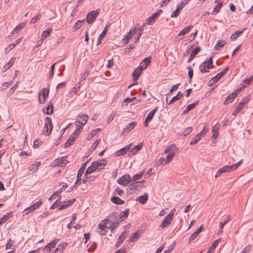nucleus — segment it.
Segmentation results:
<instances>
[{"label":"nucleus","mask_w":253,"mask_h":253,"mask_svg":"<svg viewBox=\"0 0 253 253\" xmlns=\"http://www.w3.org/2000/svg\"><path fill=\"white\" fill-rule=\"evenodd\" d=\"M49 89L43 88L39 93V101L41 104H44L48 97Z\"/></svg>","instance_id":"f257e3e1"},{"label":"nucleus","mask_w":253,"mask_h":253,"mask_svg":"<svg viewBox=\"0 0 253 253\" xmlns=\"http://www.w3.org/2000/svg\"><path fill=\"white\" fill-rule=\"evenodd\" d=\"M212 57H210L207 61L202 63L199 66V69L201 73H205L207 71L206 68L210 69L212 68Z\"/></svg>","instance_id":"f03ea898"},{"label":"nucleus","mask_w":253,"mask_h":253,"mask_svg":"<svg viewBox=\"0 0 253 253\" xmlns=\"http://www.w3.org/2000/svg\"><path fill=\"white\" fill-rule=\"evenodd\" d=\"M88 119V116L86 114H82L80 115H78L76 119V126L78 127L79 124H80V126H84L87 123V121Z\"/></svg>","instance_id":"7ed1b4c3"},{"label":"nucleus","mask_w":253,"mask_h":253,"mask_svg":"<svg viewBox=\"0 0 253 253\" xmlns=\"http://www.w3.org/2000/svg\"><path fill=\"white\" fill-rule=\"evenodd\" d=\"M249 100V97H245L243 98L242 100L239 102L237 108L233 111L232 115H237L243 109L244 105L246 104Z\"/></svg>","instance_id":"20e7f679"},{"label":"nucleus","mask_w":253,"mask_h":253,"mask_svg":"<svg viewBox=\"0 0 253 253\" xmlns=\"http://www.w3.org/2000/svg\"><path fill=\"white\" fill-rule=\"evenodd\" d=\"M131 178L129 174H126L117 180V183L120 185L126 186L128 185L130 181Z\"/></svg>","instance_id":"39448f33"},{"label":"nucleus","mask_w":253,"mask_h":253,"mask_svg":"<svg viewBox=\"0 0 253 253\" xmlns=\"http://www.w3.org/2000/svg\"><path fill=\"white\" fill-rule=\"evenodd\" d=\"M242 162V160L238 162L237 163L235 164V165H227L223 168H221L222 171L223 172H231L234 170L236 169L241 164Z\"/></svg>","instance_id":"423d86ee"},{"label":"nucleus","mask_w":253,"mask_h":253,"mask_svg":"<svg viewBox=\"0 0 253 253\" xmlns=\"http://www.w3.org/2000/svg\"><path fill=\"white\" fill-rule=\"evenodd\" d=\"M143 70H141L140 68L139 67L136 68L132 73V80L133 81H135L136 83H133L128 86V88H131L132 86L136 85L137 84V82L136 81L137 80L138 78H139V76L140 75L142 71Z\"/></svg>","instance_id":"0eeeda50"},{"label":"nucleus","mask_w":253,"mask_h":253,"mask_svg":"<svg viewBox=\"0 0 253 253\" xmlns=\"http://www.w3.org/2000/svg\"><path fill=\"white\" fill-rule=\"evenodd\" d=\"M98 12L97 10H93L89 12L86 17V21L88 24L92 23L94 20L98 15Z\"/></svg>","instance_id":"6e6552de"},{"label":"nucleus","mask_w":253,"mask_h":253,"mask_svg":"<svg viewBox=\"0 0 253 253\" xmlns=\"http://www.w3.org/2000/svg\"><path fill=\"white\" fill-rule=\"evenodd\" d=\"M162 12V10H159L152 16L149 17L146 20V24L149 25H152L155 22V19L159 17Z\"/></svg>","instance_id":"1a4fd4ad"},{"label":"nucleus","mask_w":253,"mask_h":253,"mask_svg":"<svg viewBox=\"0 0 253 253\" xmlns=\"http://www.w3.org/2000/svg\"><path fill=\"white\" fill-rule=\"evenodd\" d=\"M144 181H145L143 180L130 184L128 186V190L133 191L134 190H137L139 189H140Z\"/></svg>","instance_id":"9d476101"},{"label":"nucleus","mask_w":253,"mask_h":253,"mask_svg":"<svg viewBox=\"0 0 253 253\" xmlns=\"http://www.w3.org/2000/svg\"><path fill=\"white\" fill-rule=\"evenodd\" d=\"M87 161H86L85 163H84L81 167L80 168L78 171L77 176V180L76 182V184H77L78 182L80 181L81 180V177L83 175V174L84 172V170L86 167V164L87 163Z\"/></svg>","instance_id":"9b49d317"},{"label":"nucleus","mask_w":253,"mask_h":253,"mask_svg":"<svg viewBox=\"0 0 253 253\" xmlns=\"http://www.w3.org/2000/svg\"><path fill=\"white\" fill-rule=\"evenodd\" d=\"M240 89H237L235 92H233L232 93L229 94L226 98L224 101V104L225 105L228 104L229 103L233 101L234 99L238 95Z\"/></svg>","instance_id":"f8f14e48"},{"label":"nucleus","mask_w":253,"mask_h":253,"mask_svg":"<svg viewBox=\"0 0 253 253\" xmlns=\"http://www.w3.org/2000/svg\"><path fill=\"white\" fill-rule=\"evenodd\" d=\"M173 218L167 215L165 216L164 220L160 226V228L163 229L167 226H168L171 222Z\"/></svg>","instance_id":"ddd939ff"},{"label":"nucleus","mask_w":253,"mask_h":253,"mask_svg":"<svg viewBox=\"0 0 253 253\" xmlns=\"http://www.w3.org/2000/svg\"><path fill=\"white\" fill-rule=\"evenodd\" d=\"M94 165L96 169H101L106 165L107 162L104 159H102L99 161H95L92 163Z\"/></svg>","instance_id":"4468645a"},{"label":"nucleus","mask_w":253,"mask_h":253,"mask_svg":"<svg viewBox=\"0 0 253 253\" xmlns=\"http://www.w3.org/2000/svg\"><path fill=\"white\" fill-rule=\"evenodd\" d=\"M228 70L229 67H227L212 78V81L213 83H216L228 71Z\"/></svg>","instance_id":"2eb2a0df"},{"label":"nucleus","mask_w":253,"mask_h":253,"mask_svg":"<svg viewBox=\"0 0 253 253\" xmlns=\"http://www.w3.org/2000/svg\"><path fill=\"white\" fill-rule=\"evenodd\" d=\"M151 59V58L150 57H147L145 58L144 60H142L139 67L142 70L145 69L150 63Z\"/></svg>","instance_id":"dca6fc26"},{"label":"nucleus","mask_w":253,"mask_h":253,"mask_svg":"<svg viewBox=\"0 0 253 253\" xmlns=\"http://www.w3.org/2000/svg\"><path fill=\"white\" fill-rule=\"evenodd\" d=\"M67 163V161L66 158L64 157L59 158L56 159L53 163V165L54 166L61 165V166H63L65 165Z\"/></svg>","instance_id":"f3484780"},{"label":"nucleus","mask_w":253,"mask_h":253,"mask_svg":"<svg viewBox=\"0 0 253 253\" xmlns=\"http://www.w3.org/2000/svg\"><path fill=\"white\" fill-rule=\"evenodd\" d=\"M177 148L174 144H171L169 145L168 147H167L165 150V153L166 154L168 153H173L175 155V153L177 151Z\"/></svg>","instance_id":"a211bd4d"},{"label":"nucleus","mask_w":253,"mask_h":253,"mask_svg":"<svg viewBox=\"0 0 253 253\" xmlns=\"http://www.w3.org/2000/svg\"><path fill=\"white\" fill-rule=\"evenodd\" d=\"M183 96V94L181 92L179 91L176 95L173 97L168 102V98H166L167 103L168 104H171L173 103L176 101L179 100Z\"/></svg>","instance_id":"6ab92c4d"},{"label":"nucleus","mask_w":253,"mask_h":253,"mask_svg":"<svg viewBox=\"0 0 253 253\" xmlns=\"http://www.w3.org/2000/svg\"><path fill=\"white\" fill-rule=\"evenodd\" d=\"M201 48L199 46L196 47L194 50H193L190 53L188 62H190L195 56L201 51Z\"/></svg>","instance_id":"aec40b11"},{"label":"nucleus","mask_w":253,"mask_h":253,"mask_svg":"<svg viewBox=\"0 0 253 253\" xmlns=\"http://www.w3.org/2000/svg\"><path fill=\"white\" fill-rule=\"evenodd\" d=\"M76 201L75 199H73L67 201H65L62 205H61L59 208V210H62L68 207L71 206Z\"/></svg>","instance_id":"412c9836"},{"label":"nucleus","mask_w":253,"mask_h":253,"mask_svg":"<svg viewBox=\"0 0 253 253\" xmlns=\"http://www.w3.org/2000/svg\"><path fill=\"white\" fill-rule=\"evenodd\" d=\"M136 125V122H133L128 124L126 127L123 129V133H128L134 128Z\"/></svg>","instance_id":"4be33fe9"},{"label":"nucleus","mask_w":253,"mask_h":253,"mask_svg":"<svg viewBox=\"0 0 253 253\" xmlns=\"http://www.w3.org/2000/svg\"><path fill=\"white\" fill-rule=\"evenodd\" d=\"M221 241V238H219L214 241L213 244L210 247L207 253H212L213 252L215 248L218 245V243Z\"/></svg>","instance_id":"5701e85b"},{"label":"nucleus","mask_w":253,"mask_h":253,"mask_svg":"<svg viewBox=\"0 0 253 253\" xmlns=\"http://www.w3.org/2000/svg\"><path fill=\"white\" fill-rule=\"evenodd\" d=\"M148 199V195L147 193H145L143 195L139 196L136 200L139 201L142 204H144L147 202Z\"/></svg>","instance_id":"b1692460"},{"label":"nucleus","mask_w":253,"mask_h":253,"mask_svg":"<svg viewBox=\"0 0 253 253\" xmlns=\"http://www.w3.org/2000/svg\"><path fill=\"white\" fill-rule=\"evenodd\" d=\"M199 102V101L197 100L195 102L188 105L186 108L183 111V114L185 115L188 113L191 110L193 109L196 105L198 104Z\"/></svg>","instance_id":"393cba45"},{"label":"nucleus","mask_w":253,"mask_h":253,"mask_svg":"<svg viewBox=\"0 0 253 253\" xmlns=\"http://www.w3.org/2000/svg\"><path fill=\"white\" fill-rule=\"evenodd\" d=\"M77 138H75L73 135H71L69 139L66 141L65 143L64 147L65 148H67L73 145L74 142Z\"/></svg>","instance_id":"a878e982"},{"label":"nucleus","mask_w":253,"mask_h":253,"mask_svg":"<svg viewBox=\"0 0 253 253\" xmlns=\"http://www.w3.org/2000/svg\"><path fill=\"white\" fill-rule=\"evenodd\" d=\"M111 201L112 203L116 204V205H123L125 203V201L121 200L120 198H119L118 197H113Z\"/></svg>","instance_id":"bb28decb"},{"label":"nucleus","mask_w":253,"mask_h":253,"mask_svg":"<svg viewBox=\"0 0 253 253\" xmlns=\"http://www.w3.org/2000/svg\"><path fill=\"white\" fill-rule=\"evenodd\" d=\"M107 27H108V26H106V27L105 28V29H104V30L102 32V33L99 36V37L98 38V40H97V45H98L101 43L102 39L106 36V35L107 34Z\"/></svg>","instance_id":"cd10ccee"},{"label":"nucleus","mask_w":253,"mask_h":253,"mask_svg":"<svg viewBox=\"0 0 253 253\" xmlns=\"http://www.w3.org/2000/svg\"><path fill=\"white\" fill-rule=\"evenodd\" d=\"M129 213V209H127L125 211L122 212L120 213V219L121 221H124L126 219Z\"/></svg>","instance_id":"c85d7f7f"},{"label":"nucleus","mask_w":253,"mask_h":253,"mask_svg":"<svg viewBox=\"0 0 253 253\" xmlns=\"http://www.w3.org/2000/svg\"><path fill=\"white\" fill-rule=\"evenodd\" d=\"M143 146L142 143H139L138 145L134 146L131 150L130 153L132 155L136 154L137 152L140 150Z\"/></svg>","instance_id":"c756f323"},{"label":"nucleus","mask_w":253,"mask_h":253,"mask_svg":"<svg viewBox=\"0 0 253 253\" xmlns=\"http://www.w3.org/2000/svg\"><path fill=\"white\" fill-rule=\"evenodd\" d=\"M244 30V29L242 31H237L232 34L230 37V40L232 41H235L237 38L239 37L242 35Z\"/></svg>","instance_id":"7c9ffc66"},{"label":"nucleus","mask_w":253,"mask_h":253,"mask_svg":"<svg viewBox=\"0 0 253 253\" xmlns=\"http://www.w3.org/2000/svg\"><path fill=\"white\" fill-rule=\"evenodd\" d=\"M157 111V108H156L155 109H154L152 111H151L150 113H149V114L147 115V116L145 119L146 120L147 122H150L152 120V119L154 117V115L156 113Z\"/></svg>","instance_id":"2f4dec72"},{"label":"nucleus","mask_w":253,"mask_h":253,"mask_svg":"<svg viewBox=\"0 0 253 253\" xmlns=\"http://www.w3.org/2000/svg\"><path fill=\"white\" fill-rule=\"evenodd\" d=\"M11 216H12L11 212H9V213H7L6 214L4 215L2 217H1L0 218V224H2V223L6 222Z\"/></svg>","instance_id":"473e14b6"},{"label":"nucleus","mask_w":253,"mask_h":253,"mask_svg":"<svg viewBox=\"0 0 253 253\" xmlns=\"http://www.w3.org/2000/svg\"><path fill=\"white\" fill-rule=\"evenodd\" d=\"M52 32L51 28H48L47 30L43 31L42 34V40H43L48 37Z\"/></svg>","instance_id":"72a5a7b5"},{"label":"nucleus","mask_w":253,"mask_h":253,"mask_svg":"<svg viewBox=\"0 0 253 253\" xmlns=\"http://www.w3.org/2000/svg\"><path fill=\"white\" fill-rule=\"evenodd\" d=\"M15 58H12L9 60V62L3 66V69L4 71H6L8 69H9L10 67L14 64L15 62Z\"/></svg>","instance_id":"f704fd0d"},{"label":"nucleus","mask_w":253,"mask_h":253,"mask_svg":"<svg viewBox=\"0 0 253 253\" xmlns=\"http://www.w3.org/2000/svg\"><path fill=\"white\" fill-rule=\"evenodd\" d=\"M192 27V25L185 27L182 31L180 32L178 34V36L180 37L185 35L190 31Z\"/></svg>","instance_id":"c9c22d12"},{"label":"nucleus","mask_w":253,"mask_h":253,"mask_svg":"<svg viewBox=\"0 0 253 253\" xmlns=\"http://www.w3.org/2000/svg\"><path fill=\"white\" fill-rule=\"evenodd\" d=\"M45 124L49 127V132H51L53 129V125L52 123L51 119L49 117H46L45 119Z\"/></svg>","instance_id":"e433bc0d"},{"label":"nucleus","mask_w":253,"mask_h":253,"mask_svg":"<svg viewBox=\"0 0 253 253\" xmlns=\"http://www.w3.org/2000/svg\"><path fill=\"white\" fill-rule=\"evenodd\" d=\"M25 26V23H21L15 27V28L13 29V30L11 32V34H14L15 33L17 34L18 31L23 28Z\"/></svg>","instance_id":"4c0bfd02"},{"label":"nucleus","mask_w":253,"mask_h":253,"mask_svg":"<svg viewBox=\"0 0 253 253\" xmlns=\"http://www.w3.org/2000/svg\"><path fill=\"white\" fill-rule=\"evenodd\" d=\"M46 112H45V114L48 115H51L52 114L53 111V104L51 102H49L46 108Z\"/></svg>","instance_id":"58836bf2"},{"label":"nucleus","mask_w":253,"mask_h":253,"mask_svg":"<svg viewBox=\"0 0 253 253\" xmlns=\"http://www.w3.org/2000/svg\"><path fill=\"white\" fill-rule=\"evenodd\" d=\"M225 44V42L223 40H218L214 46V49L215 50L219 49V47H223Z\"/></svg>","instance_id":"ea45409f"},{"label":"nucleus","mask_w":253,"mask_h":253,"mask_svg":"<svg viewBox=\"0 0 253 253\" xmlns=\"http://www.w3.org/2000/svg\"><path fill=\"white\" fill-rule=\"evenodd\" d=\"M96 170L95 167H94V165L92 163L91 166H90L86 169L85 172V176L87 175V174H90Z\"/></svg>","instance_id":"a19ab883"},{"label":"nucleus","mask_w":253,"mask_h":253,"mask_svg":"<svg viewBox=\"0 0 253 253\" xmlns=\"http://www.w3.org/2000/svg\"><path fill=\"white\" fill-rule=\"evenodd\" d=\"M84 20H78L74 25L73 27V29L74 31H77L81 27V23L82 22H84Z\"/></svg>","instance_id":"79ce46f5"},{"label":"nucleus","mask_w":253,"mask_h":253,"mask_svg":"<svg viewBox=\"0 0 253 253\" xmlns=\"http://www.w3.org/2000/svg\"><path fill=\"white\" fill-rule=\"evenodd\" d=\"M66 244L64 245H59L58 247L52 253H61L63 252Z\"/></svg>","instance_id":"37998d69"},{"label":"nucleus","mask_w":253,"mask_h":253,"mask_svg":"<svg viewBox=\"0 0 253 253\" xmlns=\"http://www.w3.org/2000/svg\"><path fill=\"white\" fill-rule=\"evenodd\" d=\"M77 129L74 131V132L71 134L75 138H77L79 134L81 133V129H83L82 126H78L77 127Z\"/></svg>","instance_id":"c03bdc74"},{"label":"nucleus","mask_w":253,"mask_h":253,"mask_svg":"<svg viewBox=\"0 0 253 253\" xmlns=\"http://www.w3.org/2000/svg\"><path fill=\"white\" fill-rule=\"evenodd\" d=\"M222 5V2H218L215 7L214 8L213 11L212 12V14L213 15H216L217 12H218Z\"/></svg>","instance_id":"a18cd8bd"},{"label":"nucleus","mask_w":253,"mask_h":253,"mask_svg":"<svg viewBox=\"0 0 253 253\" xmlns=\"http://www.w3.org/2000/svg\"><path fill=\"white\" fill-rule=\"evenodd\" d=\"M201 137L200 136V134H197L196 136L193 138L190 142V145H193L198 143V142L200 140Z\"/></svg>","instance_id":"49530a36"},{"label":"nucleus","mask_w":253,"mask_h":253,"mask_svg":"<svg viewBox=\"0 0 253 253\" xmlns=\"http://www.w3.org/2000/svg\"><path fill=\"white\" fill-rule=\"evenodd\" d=\"M144 173V170H142L138 174H136L133 176L132 180L135 181L137 180L140 179Z\"/></svg>","instance_id":"de8ad7c7"},{"label":"nucleus","mask_w":253,"mask_h":253,"mask_svg":"<svg viewBox=\"0 0 253 253\" xmlns=\"http://www.w3.org/2000/svg\"><path fill=\"white\" fill-rule=\"evenodd\" d=\"M41 165L40 162H37L31 165L29 168L30 170H34L35 171L37 170Z\"/></svg>","instance_id":"09e8293b"},{"label":"nucleus","mask_w":253,"mask_h":253,"mask_svg":"<svg viewBox=\"0 0 253 253\" xmlns=\"http://www.w3.org/2000/svg\"><path fill=\"white\" fill-rule=\"evenodd\" d=\"M139 237V231L137 230L136 232H135L134 233L132 234L131 235V236L129 239L130 242H133L134 241L135 239H138Z\"/></svg>","instance_id":"8fccbe9b"},{"label":"nucleus","mask_w":253,"mask_h":253,"mask_svg":"<svg viewBox=\"0 0 253 253\" xmlns=\"http://www.w3.org/2000/svg\"><path fill=\"white\" fill-rule=\"evenodd\" d=\"M188 3V0H184L180 2V3L178 5L177 8L178 9L181 10L182 8L184 7V6Z\"/></svg>","instance_id":"3c124183"},{"label":"nucleus","mask_w":253,"mask_h":253,"mask_svg":"<svg viewBox=\"0 0 253 253\" xmlns=\"http://www.w3.org/2000/svg\"><path fill=\"white\" fill-rule=\"evenodd\" d=\"M126 153V152L123 148H122L115 153V156L120 157L125 155Z\"/></svg>","instance_id":"603ef678"},{"label":"nucleus","mask_w":253,"mask_h":253,"mask_svg":"<svg viewBox=\"0 0 253 253\" xmlns=\"http://www.w3.org/2000/svg\"><path fill=\"white\" fill-rule=\"evenodd\" d=\"M230 216H227L223 222H220L219 223V228H223L224 226L230 220Z\"/></svg>","instance_id":"864d4df0"},{"label":"nucleus","mask_w":253,"mask_h":253,"mask_svg":"<svg viewBox=\"0 0 253 253\" xmlns=\"http://www.w3.org/2000/svg\"><path fill=\"white\" fill-rule=\"evenodd\" d=\"M119 224V222L117 220L114 221L110 225L109 228H110L111 232H113L114 229L118 226Z\"/></svg>","instance_id":"5fc2aeb1"},{"label":"nucleus","mask_w":253,"mask_h":253,"mask_svg":"<svg viewBox=\"0 0 253 253\" xmlns=\"http://www.w3.org/2000/svg\"><path fill=\"white\" fill-rule=\"evenodd\" d=\"M180 85V83L177 84L175 85H173L171 86L170 89L169 90V92L167 94V95H170L172 93V92L176 90L178 86Z\"/></svg>","instance_id":"6e6d98bb"},{"label":"nucleus","mask_w":253,"mask_h":253,"mask_svg":"<svg viewBox=\"0 0 253 253\" xmlns=\"http://www.w3.org/2000/svg\"><path fill=\"white\" fill-rule=\"evenodd\" d=\"M17 44V42L13 43L12 44H10L7 47H6L5 50L6 53L9 52L11 50H12L16 45Z\"/></svg>","instance_id":"4d7b16f0"},{"label":"nucleus","mask_w":253,"mask_h":253,"mask_svg":"<svg viewBox=\"0 0 253 253\" xmlns=\"http://www.w3.org/2000/svg\"><path fill=\"white\" fill-rule=\"evenodd\" d=\"M41 17V14L39 13L36 16L33 17L30 21L31 23L34 24L35 23L37 20H39Z\"/></svg>","instance_id":"13d9d810"},{"label":"nucleus","mask_w":253,"mask_h":253,"mask_svg":"<svg viewBox=\"0 0 253 253\" xmlns=\"http://www.w3.org/2000/svg\"><path fill=\"white\" fill-rule=\"evenodd\" d=\"M181 10L178 9V8L173 11V12L171 14L170 17L171 18H175L178 16L179 13H180Z\"/></svg>","instance_id":"bf43d9fd"},{"label":"nucleus","mask_w":253,"mask_h":253,"mask_svg":"<svg viewBox=\"0 0 253 253\" xmlns=\"http://www.w3.org/2000/svg\"><path fill=\"white\" fill-rule=\"evenodd\" d=\"M132 34L131 32H128L126 36L123 39V41L126 43H127L130 40V39L132 37Z\"/></svg>","instance_id":"052dcab7"},{"label":"nucleus","mask_w":253,"mask_h":253,"mask_svg":"<svg viewBox=\"0 0 253 253\" xmlns=\"http://www.w3.org/2000/svg\"><path fill=\"white\" fill-rule=\"evenodd\" d=\"M169 154H168L167 156V159H166V162H165V164H168L169 162L172 158L173 157V156H174V154H173V153H168Z\"/></svg>","instance_id":"680f3d73"},{"label":"nucleus","mask_w":253,"mask_h":253,"mask_svg":"<svg viewBox=\"0 0 253 253\" xmlns=\"http://www.w3.org/2000/svg\"><path fill=\"white\" fill-rule=\"evenodd\" d=\"M212 131L213 132V134L212 135V137L216 139L218 136V131L217 129H215V125H214L212 128Z\"/></svg>","instance_id":"e2e57ef3"},{"label":"nucleus","mask_w":253,"mask_h":253,"mask_svg":"<svg viewBox=\"0 0 253 253\" xmlns=\"http://www.w3.org/2000/svg\"><path fill=\"white\" fill-rule=\"evenodd\" d=\"M42 204V202L41 200H39V201L36 202L32 205V207L33 210H36L38 208H39Z\"/></svg>","instance_id":"0e129e2a"},{"label":"nucleus","mask_w":253,"mask_h":253,"mask_svg":"<svg viewBox=\"0 0 253 253\" xmlns=\"http://www.w3.org/2000/svg\"><path fill=\"white\" fill-rule=\"evenodd\" d=\"M61 198L60 197L51 206V209H54L60 205Z\"/></svg>","instance_id":"69168bd1"},{"label":"nucleus","mask_w":253,"mask_h":253,"mask_svg":"<svg viewBox=\"0 0 253 253\" xmlns=\"http://www.w3.org/2000/svg\"><path fill=\"white\" fill-rule=\"evenodd\" d=\"M192 130V127H188L186 128L183 132V134L184 136H186L189 134Z\"/></svg>","instance_id":"338daca9"},{"label":"nucleus","mask_w":253,"mask_h":253,"mask_svg":"<svg viewBox=\"0 0 253 253\" xmlns=\"http://www.w3.org/2000/svg\"><path fill=\"white\" fill-rule=\"evenodd\" d=\"M251 249V247L250 245H248L246 246L242 251L241 253H249Z\"/></svg>","instance_id":"774afa93"}]
</instances>
